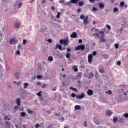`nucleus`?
Listing matches in <instances>:
<instances>
[{
  "label": "nucleus",
  "mask_w": 128,
  "mask_h": 128,
  "mask_svg": "<svg viewBox=\"0 0 128 128\" xmlns=\"http://www.w3.org/2000/svg\"><path fill=\"white\" fill-rule=\"evenodd\" d=\"M84 50H86V46L84 45H80L77 47H76L75 50L76 51L82 50V51Z\"/></svg>",
  "instance_id": "1"
},
{
  "label": "nucleus",
  "mask_w": 128,
  "mask_h": 128,
  "mask_svg": "<svg viewBox=\"0 0 128 128\" xmlns=\"http://www.w3.org/2000/svg\"><path fill=\"white\" fill-rule=\"evenodd\" d=\"M60 44H64V46H68L69 41L66 40H60Z\"/></svg>",
  "instance_id": "2"
},
{
  "label": "nucleus",
  "mask_w": 128,
  "mask_h": 128,
  "mask_svg": "<svg viewBox=\"0 0 128 128\" xmlns=\"http://www.w3.org/2000/svg\"><path fill=\"white\" fill-rule=\"evenodd\" d=\"M78 2H80V0H71L70 1V2H66V6H70V4H78Z\"/></svg>",
  "instance_id": "3"
},
{
  "label": "nucleus",
  "mask_w": 128,
  "mask_h": 128,
  "mask_svg": "<svg viewBox=\"0 0 128 128\" xmlns=\"http://www.w3.org/2000/svg\"><path fill=\"white\" fill-rule=\"evenodd\" d=\"M18 44V40H16V38H13L10 40V44L11 46H12V44Z\"/></svg>",
  "instance_id": "4"
},
{
  "label": "nucleus",
  "mask_w": 128,
  "mask_h": 128,
  "mask_svg": "<svg viewBox=\"0 0 128 128\" xmlns=\"http://www.w3.org/2000/svg\"><path fill=\"white\" fill-rule=\"evenodd\" d=\"M92 60H94V56L92 54H90L88 56V62L90 64H92Z\"/></svg>",
  "instance_id": "5"
},
{
  "label": "nucleus",
  "mask_w": 128,
  "mask_h": 128,
  "mask_svg": "<svg viewBox=\"0 0 128 128\" xmlns=\"http://www.w3.org/2000/svg\"><path fill=\"white\" fill-rule=\"evenodd\" d=\"M86 95L82 93L81 94V96L78 95L76 96L78 100H82V98H84Z\"/></svg>",
  "instance_id": "6"
},
{
  "label": "nucleus",
  "mask_w": 128,
  "mask_h": 128,
  "mask_svg": "<svg viewBox=\"0 0 128 128\" xmlns=\"http://www.w3.org/2000/svg\"><path fill=\"white\" fill-rule=\"evenodd\" d=\"M84 24L85 26L88 24V16H86V18L84 20Z\"/></svg>",
  "instance_id": "7"
},
{
  "label": "nucleus",
  "mask_w": 128,
  "mask_h": 128,
  "mask_svg": "<svg viewBox=\"0 0 128 128\" xmlns=\"http://www.w3.org/2000/svg\"><path fill=\"white\" fill-rule=\"evenodd\" d=\"M87 94L89 96H94V90H88L87 92Z\"/></svg>",
  "instance_id": "8"
},
{
  "label": "nucleus",
  "mask_w": 128,
  "mask_h": 128,
  "mask_svg": "<svg viewBox=\"0 0 128 128\" xmlns=\"http://www.w3.org/2000/svg\"><path fill=\"white\" fill-rule=\"evenodd\" d=\"M70 37L72 38H78V34H76V32H73L72 34L70 36Z\"/></svg>",
  "instance_id": "9"
},
{
  "label": "nucleus",
  "mask_w": 128,
  "mask_h": 128,
  "mask_svg": "<svg viewBox=\"0 0 128 128\" xmlns=\"http://www.w3.org/2000/svg\"><path fill=\"white\" fill-rule=\"evenodd\" d=\"M100 42H106V40L104 38V36H102V38H100Z\"/></svg>",
  "instance_id": "10"
},
{
  "label": "nucleus",
  "mask_w": 128,
  "mask_h": 128,
  "mask_svg": "<svg viewBox=\"0 0 128 128\" xmlns=\"http://www.w3.org/2000/svg\"><path fill=\"white\" fill-rule=\"evenodd\" d=\"M58 48H59L60 50H62V45L60 44H56V50H58Z\"/></svg>",
  "instance_id": "11"
},
{
  "label": "nucleus",
  "mask_w": 128,
  "mask_h": 128,
  "mask_svg": "<svg viewBox=\"0 0 128 128\" xmlns=\"http://www.w3.org/2000/svg\"><path fill=\"white\" fill-rule=\"evenodd\" d=\"M106 114L107 116H112V112H110V110H108L106 112Z\"/></svg>",
  "instance_id": "12"
},
{
  "label": "nucleus",
  "mask_w": 128,
  "mask_h": 128,
  "mask_svg": "<svg viewBox=\"0 0 128 128\" xmlns=\"http://www.w3.org/2000/svg\"><path fill=\"white\" fill-rule=\"evenodd\" d=\"M72 68L75 72H78V66H74Z\"/></svg>",
  "instance_id": "13"
},
{
  "label": "nucleus",
  "mask_w": 128,
  "mask_h": 128,
  "mask_svg": "<svg viewBox=\"0 0 128 128\" xmlns=\"http://www.w3.org/2000/svg\"><path fill=\"white\" fill-rule=\"evenodd\" d=\"M93 36H94V38H100V34H98V33H95L93 34Z\"/></svg>",
  "instance_id": "14"
},
{
  "label": "nucleus",
  "mask_w": 128,
  "mask_h": 128,
  "mask_svg": "<svg viewBox=\"0 0 128 128\" xmlns=\"http://www.w3.org/2000/svg\"><path fill=\"white\" fill-rule=\"evenodd\" d=\"M16 102L17 103V105L18 106H20L21 102H20V98H18V100H16Z\"/></svg>",
  "instance_id": "15"
},
{
  "label": "nucleus",
  "mask_w": 128,
  "mask_h": 128,
  "mask_svg": "<svg viewBox=\"0 0 128 128\" xmlns=\"http://www.w3.org/2000/svg\"><path fill=\"white\" fill-rule=\"evenodd\" d=\"M28 116V114H26V112H22L20 114V116L21 118H24L25 116Z\"/></svg>",
  "instance_id": "16"
},
{
  "label": "nucleus",
  "mask_w": 128,
  "mask_h": 128,
  "mask_svg": "<svg viewBox=\"0 0 128 128\" xmlns=\"http://www.w3.org/2000/svg\"><path fill=\"white\" fill-rule=\"evenodd\" d=\"M74 109L76 110H82V107H80L78 105H77V106H75Z\"/></svg>",
  "instance_id": "17"
},
{
  "label": "nucleus",
  "mask_w": 128,
  "mask_h": 128,
  "mask_svg": "<svg viewBox=\"0 0 128 128\" xmlns=\"http://www.w3.org/2000/svg\"><path fill=\"white\" fill-rule=\"evenodd\" d=\"M99 8L102 10L103 8H104V4L102 3L99 4Z\"/></svg>",
  "instance_id": "18"
},
{
  "label": "nucleus",
  "mask_w": 128,
  "mask_h": 128,
  "mask_svg": "<svg viewBox=\"0 0 128 128\" xmlns=\"http://www.w3.org/2000/svg\"><path fill=\"white\" fill-rule=\"evenodd\" d=\"M4 120H10V118L8 116H6L4 118Z\"/></svg>",
  "instance_id": "19"
},
{
  "label": "nucleus",
  "mask_w": 128,
  "mask_h": 128,
  "mask_svg": "<svg viewBox=\"0 0 128 128\" xmlns=\"http://www.w3.org/2000/svg\"><path fill=\"white\" fill-rule=\"evenodd\" d=\"M106 70H104V68H103V69H100L99 70V72L100 73V74H104Z\"/></svg>",
  "instance_id": "20"
},
{
  "label": "nucleus",
  "mask_w": 128,
  "mask_h": 128,
  "mask_svg": "<svg viewBox=\"0 0 128 128\" xmlns=\"http://www.w3.org/2000/svg\"><path fill=\"white\" fill-rule=\"evenodd\" d=\"M94 122L96 124H97L98 126L99 124H100V122L99 120H94Z\"/></svg>",
  "instance_id": "21"
},
{
  "label": "nucleus",
  "mask_w": 128,
  "mask_h": 128,
  "mask_svg": "<svg viewBox=\"0 0 128 128\" xmlns=\"http://www.w3.org/2000/svg\"><path fill=\"white\" fill-rule=\"evenodd\" d=\"M20 26H22L20 23H18L16 24V28H20Z\"/></svg>",
  "instance_id": "22"
},
{
  "label": "nucleus",
  "mask_w": 128,
  "mask_h": 128,
  "mask_svg": "<svg viewBox=\"0 0 128 128\" xmlns=\"http://www.w3.org/2000/svg\"><path fill=\"white\" fill-rule=\"evenodd\" d=\"M28 84L24 83V90H26V88H28Z\"/></svg>",
  "instance_id": "23"
},
{
  "label": "nucleus",
  "mask_w": 128,
  "mask_h": 128,
  "mask_svg": "<svg viewBox=\"0 0 128 128\" xmlns=\"http://www.w3.org/2000/svg\"><path fill=\"white\" fill-rule=\"evenodd\" d=\"M106 94H109V96H110L112 94V92L110 90L108 92H106Z\"/></svg>",
  "instance_id": "24"
},
{
  "label": "nucleus",
  "mask_w": 128,
  "mask_h": 128,
  "mask_svg": "<svg viewBox=\"0 0 128 128\" xmlns=\"http://www.w3.org/2000/svg\"><path fill=\"white\" fill-rule=\"evenodd\" d=\"M104 56V58H106V60H108V58H110V55L108 54H105Z\"/></svg>",
  "instance_id": "25"
},
{
  "label": "nucleus",
  "mask_w": 128,
  "mask_h": 128,
  "mask_svg": "<svg viewBox=\"0 0 128 128\" xmlns=\"http://www.w3.org/2000/svg\"><path fill=\"white\" fill-rule=\"evenodd\" d=\"M60 16H62V13H60V12H58L56 18H60Z\"/></svg>",
  "instance_id": "26"
},
{
  "label": "nucleus",
  "mask_w": 128,
  "mask_h": 128,
  "mask_svg": "<svg viewBox=\"0 0 128 128\" xmlns=\"http://www.w3.org/2000/svg\"><path fill=\"white\" fill-rule=\"evenodd\" d=\"M49 62H54V58L52 56H50L48 58Z\"/></svg>",
  "instance_id": "27"
},
{
  "label": "nucleus",
  "mask_w": 128,
  "mask_h": 128,
  "mask_svg": "<svg viewBox=\"0 0 128 128\" xmlns=\"http://www.w3.org/2000/svg\"><path fill=\"white\" fill-rule=\"evenodd\" d=\"M84 6V2H80L79 3V6Z\"/></svg>",
  "instance_id": "28"
},
{
  "label": "nucleus",
  "mask_w": 128,
  "mask_h": 128,
  "mask_svg": "<svg viewBox=\"0 0 128 128\" xmlns=\"http://www.w3.org/2000/svg\"><path fill=\"white\" fill-rule=\"evenodd\" d=\"M14 76H16V78H17V80H18V76H20V73H16L14 74Z\"/></svg>",
  "instance_id": "29"
},
{
  "label": "nucleus",
  "mask_w": 128,
  "mask_h": 128,
  "mask_svg": "<svg viewBox=\"0 0 128 128\" xmlns=\"http://www.w3.org/2000/svg\"><path fill=\"white\" fill-rule=\"evenodd\" d=\"M6 126H8V128H10V124L8 123V122H6Z\"/></svg>",
  "instance_id": "30"
},
{
  "label": "nucleus",
  "mask_w": 128,
  "mask_h": 128,
  "mask_svg": "<svg viewBox=\"0 0 128 128\" xmlns=\"http://www.w3.org/2000/svg\"><path fill=\"white\" fill-rule=\"evenodd\" d=\"M18 48L19 50H22V44H19L18 45Z\"/></svg>",
  "instance_id": "31"
},
{
  "label": "nucleus",
  "mask_w": 128,
  "mask_h": 128,
  "mask_svg": "<svg viewBox=\"0 0 128 128\" xmlns=\"http://www.w3.org/2000/svg\"><path fill=\"white\" fill-rule=\"evenodd\" d=\"M99 74H98V72H96V74H95V76H96V78H98V76H99Z\"/></svg>",
  "instance_id": "32"
},
{
  "label": "nucleus",
  "mask_w": 128,
  "mask_h": 128,
  "mask_svg": "<svg viewBox=\"0 0 128 128\" xmlns=\"http://www.w3.org/2000/svg\"><path fill=\"white\" fill-rule=\"evenodd\" d=\"M106 28H108L109 30H112V27H110V26L108 24L106 25Z\"/></svg>",
  "instance_id": "33"
},
{
  "label": "nucleus",
  "mask_w": 128,
  "mask_h": 128,
  "mask_svg": "<svg viewBox=\"0 0 128 128\" xmlns=\"http://www.w3.org/2000/svg\"><path fill=\"white\" fill-rule=\"evenodd\" d=\"M118 12V9L116 8H114V12Z\"/></svg>",
  "instance_id": "34"
},
{
  "label": "nucleus",
  "mask_w": 128,
  "mask_h": 128,
  "mask_svg": "<svg viewBox=\"0 0 128 128\" xmlns=\"http://www.w3.org/2000/svg\"><path fill=\"white\" fill-rule=\"evenodd\" d=\"M42 91H40V92L37 94V96H42Z\"/></svg>",
  "instance_id": "35"
},
{
  "label": "nucleus",
  "mask_w": 128,
  "mask_h": 128,
  "mask_svg": "<svg viewBox=\"0 0 128 128\" xmlns=\"http://www.w3.org/2000/svg\"><path fill=\"white\" fill-rule=\"evenodd\" d=\"M96 0H89L90 2L91 3V4H94V2H96Z\"/></svg>",
  "instance_id": "36"
},
{
  "label": "nucleus",
  "mask_w": 128,
  "mask_h": 128,
  "mask_svg": "<svg viewBox=\"0 0 128 128\" xmlns=\"http://www.w3.org/2000/svg\"><path fill=\"white\" fill-rule=\"evenodd\" d=\"M66 58H70V54H67L66 55Z\"/></svg>",
  "instance_id": "37"
},
{
  "label": "nucleus",
  "mask_w": 128,
  "mask_h": 128,
  "mask_svg": "<svg viewBox=\"0 0 128 128\" xmlns=\"http://www.w3.org/2000/svg\"><path fill=\"white\" fill-rule=\"evenodd\" d=\"M27 112H28V114H33V112H32V110H27Z\"/></svg>",
  "instance_id": "38"
},
{
  "label": "nucleus",
  "mask_w": 128,
  "mask_h": 128,
  "mask_svg": "<svg viewBox=\"0 0 128 128\" xmlns=\"http://www.w3.org/2000/svg\"><path fill=\"white\" fill-rule=\"evenodd\" d=\"M16 54H17L18 56H20V50L16 51Z\"/></svg>",
  "instance_id": "39"
},
{
  "label": "nucleus",
  "mask_w": 128,
  "mask_h": 128,
  "mask_svg": "<svg viewBox=\"0 0 128 128\" xmlns=\"http://www.w3.org/2000/svg\"><path fill=\"white\" fill-rule=\"evenodd\" d=\"M118 118H114V122H118Z\"/></svg>",
  "instance_id": "40"
},
{
  "label": "nucleus",
  "mask_w": 128,
  "mask_h": 128,
  "mask_svg": "<svg viewBox=\"0 0 128 128\" xmlns=\"http://www.w3.org/2000/svg\"><path fill=\"white\" fill-rule=\"evenodd\" d=\"M65 2H66V0H60V3L61 4H64Z\"/></svg>",
  "instance_id": "41"
},
{
  "label": "nucleus",
  "mask_w": 128,
  "mask_h": 128,
  "mask_svg": "<svg viewBox=\"0 0 128 128\" xmlns=\"http://www.w3.org/2000/svg\"><path fill=\"white\" fill-rule=\"evenodd\" d=\"M80 20H84L85 18H84V15H81V16H80Z\"/></svg>",
  "instance_id": "42"
},
{
  "label": "nucleus",
  "mask_w": 128,
  "mask_h": 128,
  "mask_svg": "<svg viewBox=\"0 0 128 128\" xmlns=\"http://www.w3.org/2000/svg\"><path fill=\"white\" fill-rule=\"evenodd\" d=\"M121 6H124V2H121L120 4Z\"/></svg>",
  "instance_id": "43"
},
{
  "label": "nucleus",
  "mask_w": 128,
  "mask_h": 128,
  "mask_svg": "<svg viewBox=\"0 0 128 128\" xmlns=\"http://www.w3.org/2000/svg\"><path fill=\"white\" fill-rule=\"evenodd\" d=\"M92 54H93V56H96V54H98V52H96V51H94L92 53Z\"/></svg>",
  "instance_id": "44"
},
{
  "label": "nucleus",
  "mask_w": 128,
  "mask_h": 128,
  "mask_svg": "<svg viewBox=\"0 0 128 128\" xmlns=\"http://www.w3.org/2000/svg\"><path fill=\"white\" fill-rule=\"evenodd\" d=\"M114 46L116 48H118V47L120 46V45L118 44H115Z\"/></svg>",
  "instance_id": "45"
},
{
  "label": "nucleus",
  "mask_w": 128,
  "mask_h": 128,
  "mask_svg": "<svg viewBox=\"0 0 128 128\" xmlns=\"http://www.w3.org/2000/svg\"><path fill=\"white\" fill-rule=\"evenodd\" d=\"M99 34H102V36H104V32H100Z\"/></svg>",
  "instance_id": "46"
},
{
  "label": "nucleus",
  "mask_w": 128,
  "mask_h": 128,
  "mask_svg": "<svg viewBox=\"0 0 128 128\" xmlns=\"http://www.w3.org/2000/svg\"><path fill=\"white\" fill-rule=\"evenodd\" d=\"M28 42V41L26 40H23V44H26Z\"/></svg>",
  "instance_id": "47"
},
{
  "label": "nucleus",
  "mask_w": 128,
  "mask_h": 128,
  "mask_svg": "<svg viewBox=\"0 0 128 128\" xmlns=\"http://www.w3.org/2000/svg\"><path fill=\"white\" fill-rule=\"evenodd\" d=\"M46 86H48V85L45 84H44L42 86V88H46Z\"/></svg>",
  "instance_id": "48"
},
{
  "label": "nucleus",
  "mask_w": 128,
  "mask_h": 128,
  "mask_svg": "<svg viewBox=\"0 0 128 128\" xmlns=\"http://www.w3.org/2000/svg\"><path fill=\"white\" fill-rule=\"evenodd\" d=\"M48 42H49V44H52V39H49L48 40Z\"/></svg>",
  "instance_id": "49"
},
{
  "label": "nucleus",
  "mask_w": 128,
  "mask_h": 128,
  "mask_svg": "<svg viewBox=\"0 0 128 128\" xmlns=\"http://www.w3.org/2000/svg\"><path fill=\"white\" fill-rule=\"evenodd\" d=\"M92 10H93L94 12H98V8H96L94 7H93Z\"/></svg>",
  "instance_id": "50"
},
{
  "label": "nucleus",
  "mask_w": 128,
  "mask_h": 128,
  "mask_svg": "<svg viewBox=\"0 0 128 128\" xmlns=\"http://www.w3.org/2000/svg\"><path fill=\"white\" fill-rule=\"evenodd\" d=\"M37 78H38V80H40V78H42V76H41L38 75V76H37Z\"/></svg>",
  "instance_id": "51"
},
{
  "label": "nucleus",
  "mask_w": 128,
  "mask_h": 128,
  "mask_svg": "<svg viewBox=\"0 0 128 128\" xmlns=\"http://www.w3.org/2000/svg\"><path fill=\"white\" fill-rule=\"evenodd\" d=\"M71 96L72 98H76V95L74 93L72 94Z\"/></svg>",
  "instance_id": "52"
},
{
  "label": "nucleus",
  "mask_w": 128,
  "mask_h": 128,
  "mask_svg": "<svg viewBox=\"0 0 128 128\" xmlns=\"http://www.w3.org/2000/svg\"><path fill=\"white\" fill-rule=\"evenodd\" d=\"M90 76L92 77V78H94V74H92V72H91L90 74Z\"/></svg>",
  "instance_id": "53"
},
{
  "label": "nucleus",
  "mask_w": 128,
  "mask_h": 128,
  "mask_svg": "<svg viewBox=\"0 0 128 128\" xmlns=\"http://www.w3.org/2000/svg\"><path fill=\"white\" fill-rule=\"evenodd\" d=\"M46 0H42V4H46Z\"/></svg>",
  "instance_id": "54"
},
{
  "label": "nucleus",
  "mask_w": 128,
  "mask_h": 128,
  "mask_svg": "<svg viewBox=\"0 0 128 128\" xmlns=\"http://www.w3.org/2000/svg\"><path fill=\"white\" fill-rule=\"evenodd\" d=\"M37 86H42V82H37Z\"/></svg>",
  "instance_id": "55"
},
{
  "label": "nucleus",
  "mask_w": 128,
  "mask_h": 128,
  "mask_svg": "<svg viewBox=\"0 0 128 128\" xmlns=\"http://www.w3.org/2000/svg\"><path fill=\"white\" fill-rule=\"evenodd\" d=\"M84 126H86V128H87L88 127V122H85L84 123Z\"/></svg>",
  "instance_id": "56"
},
{
  "label": "nucleus",
  "mask_w": 128,
  "mask_h": 128,
  "mask_svg": "<svg viewBox=\"0 0 128 128\" xmlns=\"http://www.w3.org/2000/svg\"><path fill=\"white\" fill-rule=\"evenodd\" d=\"M124 118H128V114H126L124 115Z\"/></svg>",
  "instance_id": "57"
},
{
  "label": "nucleus",
  "mask_w": 128,
  "mask_h": 128,
  "mask_svg": "<svg viewBox=\"0 0 128 128\" xmlns=\"http://www.w3.org/2000/svg\"><path fill=\"white\" fill-rule=\"evenodd\" d=\"M40 126L39 124H37L36 125L35 128H38Z\"/></svg>",
  "instance_id": "58"
},
{
  "label": "nucleus",
  "mask_w": 128,
  "mask_h": 128,
  "mask_svg": "<svg viewBox=\"0 0 128 128\" xmlns=\"http://www.w3.org/2000/svg\"><path fill=\"white\" fill-rule=\"evenodd\" d=\"M117 64L118 66H120V64H122V62H120V61L118 62Z\"/></svg>",
  "instance_id": "59"
},
{
  "label": "nucleus",
  "mask_w": 128,
  "mask_h": 128,
  "mask_svg": "<svg viewBox=\"0 0 128 128\" xmlns=\"http://www.w3.org/2000/svg\"><path fill=\"white\" fill-rule=\"evenodd\" d=\"M14 108L16 110H18V106H15Z\"/></svg>",
  "instance_id": "60"
},
{
  "label": "nucleus",
  "mask_w": 128,
  "mask_h": 128,
  "mask_svg": "<svg viewBox=\"0 0 128 128\" xmlns=\"http://www.w3.org/2000/svg\"><path fill=\"white\" fill-rule=\"evenodd\" d=\"M73 90H74V92H78L76 88H74Z\"/></svg>",
  "instance_id": "61"
},
{
  "label": "nucleus",
  "mask_w": 128,
  "mask_h": 128,
  "mask_svg": "<svg viewBox=\"0 0 128 128\" xmlns=\"http://www.w3.org/2000/svg\"><path fill=\"white\" fill-rule=\"evenodd\" d=\"M79 44H82V40H79Z\"/></svg>",
  "instance_id": "62"
},
{
  "label": "nucleus",
  "mask_w": 128,
  "mask_h": 128,
  "mask_svg": "<svg viewBox=\"0 0 128 128\" xmlns=\"http://www.w3.org/2000/svg\"><path fill=\"white\" fill-rule=\"evenodd\" d=\"M22 3L20 2V3L19 4V8H22Z\"/></svg>",
  "instance_id": "63"
},
{
  "label": "nucleus",
  "mask_w": 128,
  "mask_h": 128,
  "mask_svg": "<svg viewBox=\"0 0 128 128\" xmlns=\"http://www.w3.org/2000/svg\"><path fill=\"white\" fill-rule=\"evenodd\" d=\"M52 128V124H50V126L48 127V128Z\"/></svg>",
  "instance_id": "64"
}]
</instances>
